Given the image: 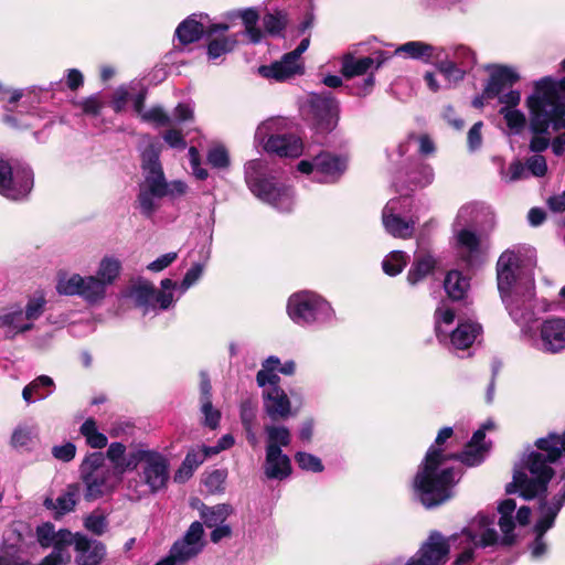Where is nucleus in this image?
<instances>
[{
	"instance_id": "50",
	"label": "nucleus",
	"mask_w": 565,
	"mask_h": 565,
	"mask_svg": "<svg viewBox=\"0 0 565 565\" xmlns=\"http://www.w3.org/2000/svg\"><path fill=\"white\" fill-rule=\"evenodd\" d=\"M141 119L143 121L151 122L157 127L170 126L172 124V118L160 106L146 110L141 114Z\"/></svg>"
},
{
	"instance_id": "59",
	"label": "nucleus",
	"mask_w": 565,
	"mask_h": 565,
	"mask_svg": "<svg viewBox=\"0 0 565 565\" xmlns=\"http://www.w3.org/2000/svg\"><path fill=\"white\" fill-rule=\"evenodd\" d=\"M203 274V265L194 264L184 275L181 284L178 286L180 291L183 294L190 287L198 282Z\"/></svg>"
},
{
	"instance_id": "47",
	"label": "nucleus",
	"mask_w": 565,
	"mask_h": 565,
	"mask_svg": "<svg viewBox=\"0 0 565 565\" xmlns=\"http://www.w3.org/2000/svg\"><path fill=\"white\" fill-rule=\"evenodd\" d=\"M411 181L416 185L424 188L434 181L435 173L430 164L419 162L416 164V169L409 173Z\"/></svg>"
},
{
	"instance_id": "9",
	"label": "nucleus",
	"mask_w": 565,
	"mask_h": 565,
	"mask_svg": "<svg viewBox=\"0 0 565 565\" xmlns=\"http://www.w3.org/2000/svg\"><path fill=\"white\" fill-rule=\"evenodd\" d=\"M267 166L263 160H250L245 164V181L259 200L278 211L290 212L294 207V191L291 188L268 178Z\"/></svg>"
},
{
	"instance_id": "53",
	"label": "nucleus",
	"mask_w": 565,
	"mask_h": 565,
	"mask_svg": "<svg viewBox=\"0 0 565 565\" xmlns=\"http://www.w3.org/2000/svg\"><path fill=\"white\" fill-rule=\"evenodd\" d=\"M526 171L532 175L542 178L547 172L546 159L542 154H534L525 161Z\"/></svg>"
},
{
	"instance_id": "60",
	"label": "nucleus",
	"mask_w": 565,
	"mask_h": 565,
	"mask_svg": "<svg viewBox=\"0 0 565 565\" xmlns=\"http://www.w3.org/2000/svg\"><path fill=\"white\" fill-rule=\"evenodd\" d=\"M228 161V153L223 147H214L207 152V162L214 168H226Z\"/></svg>"
},
{
	"instance_id": "19",
	"label": "nucleus",
	"mask_w": 565,
	"mask_h": 565,
	"mask_svg": "<svg viewBox=\"0 0 565 565\" xmlns=\"http://www.w3.org/2000/svg\"><path fill=\"white\" fill-rule=\"evenodd\" d=\"M457 248L461 259L470 267L484 260L486 250L478 234L469 228L456 232Z\"/></svg>"
},
{
	"instance_id": "54",
	"label": "nucleus",
	"mask_w": 565,
	"mask_h": 565,
	"mask_svg": "<svg viewBox=\"0 0 565 565\" xmlns=\"http://www.w3.org/2000/svg\"><path fill=\"white\" fill-rule=\"evenodd\" d=\"M263 24L269 34H279L285 28L286 20L281 13H267L263 18Z\"/></svg>"
},
{
	"instance_id": "21",
	"label": "nucleus",
	"mask_w": 565,
	"mask_h": 565,
	"mask_svg": "<svg viewBox=\"0 0 565 565\" xmlns=\"http://www.w3.org/2000/svg\"><path fill=\"white\" fill-rule=\"evenodd\" d=\"M230 25L227 23H212L209 26L198 21L194 15L189 17L179 24L175 30V36L181 44H190L199 41L203 34L207 38L214 36L218 32L228 31Z\"/></svg>"
},
{
	"instance_id": "14",
	"label": "nucleus",
	"mask_w": 565,
	"mask_h": 565,
	"mask_svg": "<svg viewBox=\"0 0 565 565\" xmlns=\"http://www.w3.org/2000/svg\"><path fill=\"white\" fill-rule=\"evenodd\" d=\"M33 188V172L25 164L12 166L0 157V194L9 200H23Z\"/></svg>"
},
{
	"instance_id": "51",
	"label": "nucleus",
	"mask_w": 565,
	"mask_h": 565,
	"mask_svg": "<svg viewBox=\"0 0 565 565\" xmlns=\"http://www.w3.org/2000/svg\"><path fill=\"white\" fill-rule=\"evenodd\" d=\"M29 384H36L35 388L32 390L34 392L35 399L46 398L53 393L55 388V383L53 379L47 375H40Z\"/></svg>"
},
{
	"instance_id": "17",
	"label": "nucleus",
	"mask_w": 565,
	"mask_h": 565,
	"mask_svg": "<svg viewBox=\"0 0 565 565\" xmlns=\"http://www.w3.org/2000/svg\"><path fill=\"white\" fill-rule=\"evenodd\" d=\"M408 205L409 200L407 198H395L390 200L383 209V225L386 232L394 237L405 239L413 235L415 221H406L402 217Z\"/></svg>"
},
{
	"instance_id": "61",
	"label": "nucleus",
	"mask_w": 565,
	"mask_h": 565,
	"mask_svg": "<svg viewBox=\"0 0 565 565\" xmlns=\"http://www.w3.org/2000/svg\"><path fill=\"white\" fill-rule=\"evenodd\" d=\"M256 382L259 387H263L264 390L266 387H273V386H280V377L276 373V371L271 370H259L256 374Z\"/></svg>"
},
{
	"instance_id": "36",
	"label": "nucleus",
	"mask_w": 565,
	"mask_h": 565,
	"mask_svg": "<svg viewBox=\"0 0 565 565\" xmlns=\"http://www.w3.org/2000/svg\"><path fill=\"white\" fill-rule=\"evenodd\" d=\"M481 212L490 215L492 220L494 218V213L488 206L479 203H468L462 205L459 209L454 222L455 231L457 232L460 228H467L468 225L478 220V215Z\"/></svg>"
},
{
	"instance_id": "64",
	"label": "nucleus",
	"mask_w": 565,
	"mask_h": 565,
	"mask_svg": "<svg viewBox=\"0 0 565 565\" xmlns=\"http://www.w3.org/2000/svg\"><path fill=\"white\" fill-rule=\"evenodd\" d=\"M70 559L66 547L55 546L52 553L44 557L38 565H60Z\"/></svg>"
},
{
	"instance_id": "46",
	"label": "nucleus",
	"mask_w": 565,
	"mask_h": 565,
	"mask_svg": "<svg viewBox=\"0 0 565 565\" xmlns=\"http://www.w3.org/2000/svg\"><path fill=\"white\" fill-rule=\"evenodd\" d=\"M106 457L113 463L111 467L117 472L122 475L124 472L129 471V469H124L127 455L126 446L122 443H111L106 451Z\"/></svg>"
},
{
	"instance_id": "48",
	"label": "nucleus",
	"mask_w": 565,
	"mask_h": 565,
	"mask_svg": "<svg viewBox=\"0 0 565 565\" xmlns=\"http://www.w3.org/2000/svg\"><path fill=\"white\" fill-rule=\"evenodd\" d=\"M295 461L301 470L310 472H322L324 466L321 459L306 451H298L295 455Z\"/></svg>"
},
{
	"instance_id": "45",
	"label": "nucleus",
	"mask_w": 565,
	"mask_h": 565,
	"mask_svg": "<svg viewBox=\"0 0 565 565\" xmlns=\"http://www.w3.org/2000/svg\"><path fill=\"white\" fill-rule=\"evenodd\" d=\"M407 255L401 250H394L390 253L383 260L382 267L385 274L390 276H396L407 264Z\"/></svg>"
},
{
	"instance_id": "23",
	"label": "nucleus",
	"mask_w": 565,
	"mask_h": 565,
	"mask_svg": "<svg viewBox=\"0 0 565 565\" xmlns=\"http://www.w3.org/2000/svg\"><path fill=\"white\" fill-rule=\"evenodd\" d=\"M305 71L302 60H297L289 53H286L280 61L271 65H263L258 68L259 74L266 78H273L277 82L287 81L295 75H300Z\"/></svg>"
},
{
	"instance_id": "62",
	"label": "nucleus",
	"mask_w": 565,
	"mask_h": 565,
	"mask_svg": "<svg viewBox=\"0 0 565 565\" xmlns=\"http://www.w3.org/2000/svg\"><path fill=\"white\" fill-rule=\"evenodd\" d=\"M178 258V253L170 252L161 255L153 262L147 265V269L153 273H159L169 267Z\"/></svg>"
},
{
	"instance_id": "7",
	"label": "nucleus",
	"mask_w": 565,
	"mask_h": 565,
	"mask_svg": "<svg viewBox=\"0 0 565 565\" xmlns=\"http://www.w3.org/2000/svg\"><path fill=\"white\" fill-rule=\"evenodd\" d=\"M160 153L161 145L147 138L140 154L143 180L139 184L136 200V209L147 218L153 216L164 198Z\"/></svg>"
},
{
	"instance_id": "30",
	"label": "nucleus",
	"mask_w": 565,
	"mask_h": 565,
	"mask_svg": "<svg viewBox=\"0 0 565 565\" xmlns=\"http://www.w3.org/2000/svg\"><path fill=\"white\" fill-rule=\"evenodd\" d=\"M130 296L135 305L142 310V315H156L154 286L148 280H140L130 289Z\"/></svg>"
},
{
	"instance_id": "44",
	"label": "nucleus",
	"mask_w": 565,
	"mask_h": 565,
	"mask_svg": "<svg viewBox=\"0 0 565 565\" xmlns=\"http://www.w3.org/2000/svg\"><path fill=\"white\" fill-rule=\"evenodd\" d=\"M38 428L35 425H19L12 433L11 445L14 448H26L36 438Z\"/></svg>"
},
{
	"instance_id": "49",
	"label": "nucleus",
	"mask_w": 565,
	"mask_h": 565,
	"mask_svg": "<svg viewBox=\"0 0 565 565\" xmlns=\"http://www.w3.org/2000/svg\"><path fill=\"white\" fill-rule=\"evenodd\" d=\"M500 113L513 134H520L525 127L526 119L522 111L515 108L502 107Z\"/></svg>"
},
{
	"instance_id": "40",
	"label": "nucleus",
	"mask_w": 565,
	"mask_h": 565,
	"mask_svg": "<svg viewBox=\"0 0 565 565\" xmlns=\"http://www.w3.org/2000/svg\"><path fill=\"white\" fill-rule=\"evenodd\" d=\"M444 288L449 298L461 300L468 291L469 282L458 270H450L445 278Z\"/></svg>"
},
{
	"instance_id": "1",
	"label": "nucleus",
	"mask_w": 565,
	"mask_h": 565,
	"mask_svg": "<svg viewBox=\"0 0 565 565\" xmlns=\"http://www.w3.org/2000/svg\"><path fill=\"white\" fill-rule=\"evenodd\" d=\"M493 427V422L487 420L458 455H447L440 448L452 436V428L444 427L439 430L413 480L414 495L425 508H436L455 495V487L461 479L462 471L450 466L449 460L457 458L469 467L480 465L489 451L484 441L486 430Z\"/></svg>"
},
{
	"instance_id": "39",
	"label": "nucleus",
	"mask_w": 565,
	"mask_h": 565,
	"mask_svg": "<svg viewBox=\"0 0 565 565\" xmlns=\"http://www.w3.org/2000/svg\"><path fill=\"white\" fill-rule=\"evenodd\" d=\"M515 508L516 503L513 499H505L498 507L499 513L501 514L499 525L504 534L501 541L502 544H511L512 542V532L514 530L512 513L514 512Z\"/></svg>"
},
{
	"instance_id": "24",
	"label": "nucleus",
	"mask_w": 565,
	"mask_h": 565,
	"mask_svg": "<svg viewBox=\"0 0 565 565\" xmlns=\"http://www.w3.org/2000/svg\"><path fill=\"white\" fill-rule=\"evenodd\" d=\"M519 79L520 75L515 68L504 65L492 66L483 94L487 98H494L504 89L512 87Z\"/></svg>"
},
{
	"instance_id": "58",
	"label": "nucleus",
	"mask_w": 565,
	"mask_h": 565,
	"mask_svg": "<svg viewBox=\"0 0 565 565\" xmlns=\"http://www.w3.org/2000/svg\"><path fill=\"white\" fill-rule=\"evenodd\" d=\"M211 456L212 455L207 451L206 446H202L191 449L186 454L184 462L195 470L200 465H202L205 461L207 457Z\"/></svg>"
},
{
	"instance_id": "35",
	"label": "nucleus",
	"mask_w": 565,
	"mask_h": 565,
	"mask_svg": "<svg viewBox=\"0 0 565 565\" xmlns=\"http://www.w3.org/2000/svg\"><path fill=\"white\" fill-rule=\"evenodd\" d=\"M436 49L437 45H431L422 41H409L399 45L395 50V53L405 54L408 57L434 64Z\"/></svg>"
},
{
	"instance_id": "28",
	"label": "nucleus",
	"mask_w": 565,
	"mask_h": 565,
	"mask_svg": "<svg viewBox=\"0 0 565 565\" xmlns=\"http://www.w3.org/2000/svg\"><path fill=\"white\" fill-rule=\"evenodd\" d=\"M81 494L82 486L79 483H71L55 500L46 498L44 505L50 510H54L56 514L63 515L74 510Z\"/></svg>"
},
{
	"instance_id": "4",
	"label": "nucleus",
	"mask_w": 565,
	"mask_h": 565,
	"mask_svg": "<svg viewBox=\"0 0 565 565\" xmlns=\"http://www.w3.org/2000/svg\"><path fill=\"white\" fill-rule=\"evenodd\" d=\"M520 249L504 250L497 262L498 289L510 317L522 323L533 316L534 279L520 266Z\"/></svg>"
},
{
	"instance_id": "16",
	"label": "nucleus",
	"mask_w": 565,
	"mask_h": 565,
	"mask_svg": "<svg viewBox=\"0 0 565 565\" xmlns=\"http://www.w3.org/2000/svg\"><path fill=\"white\" fill-rule=\"evenodd\" d=\"M312 125L317 132L327 134L337 126L338 105L330 92L313 93L309 98Z\"/></svg>"
},
{
	"instance_id": "5",
	"label": "nucleus",
	"mask_w": 565,
	"mask_h": 565,
	"mask_svg": "<svg viewBox=\"0 0 565 565\" xmlns=\"http://www.w3.org/2000/svg\"><path fill=\"white\" fill-rule=\"evenodd\" d=\"M124 469L132 471L125 480L127 495L132 501H140L162 491L170 478L169 459L153 449L137 448L129 451Z\"/></svg>"
},
{
	"instance_id": "41",
	"label": "nucleus",
	"mask_w": 565,
	"mask_h": 565,
	"mask_svg": "<svg viewBox=\"0 0 565 565\" xmlns=\"http://www.w3.org/2000/svg\"><path fill=\"white\" fill-rule=\"evenodd\" d=\"M245 26L244 34L248 38L252 43H259L263 39V32L257 28L259 19L258 12L255 9L248 8L239 11L237 14Z\"/></svg>"
},
{
	"instance_id": "6",
	"label": "nucleus",
	"mask_w": 565,
	"mask_h": 565,
	"mask_svg": "<svg viewBox=\"0 0 565 565\" xmlns=\"http://www.w3.org/2000/svg\"><path fill=\"white\" fill-rule=\"evenodd\" d=\"M121 271V260L115 255H105L94 275H63L57 280L56 290L60 295L78 296L88 305H99L106 298L107 290L119 279Z\"/></svg>"
},
{
	"instance_id": "20",
	"label": "nucleus",
	"mask_w": 565,
	"mask_h": 565,
	"mask_svg": "<svg viewBox=\"0 0 565 565\" xmlns=\"http://www.w3.org/2000/svg\"><path fill=\"white\" fill-rule=\"evenodd\" d=\"M539 349L547 353H558L565 350V319L552 318L545 320L540 328Z\"/></svg>"
},
{
	"instance_id": "3",
	"label": "nucleus",
	"mask_w": 565,
	"mask_h": 565,
	"mask_svg": "<svg viewBox=\"0 0 565 565\" xmlns=\"http://www.w3.org/2000/svg\"><path fill=\"white\" fill-rule=\"evenodd\" d=\"M561 65L565 71V58ZM559 95L565 97V76L561 79L546 76L535 83L533 93L526 99L530 130L533 132L529 148L536 154L551 145V131L565 128V105Z\"/></svg>"
},
{
	"instance_id": "31",
	"label": "nucleus",
	"mask_w": 565,
	"mask_h": 565,
	"mask_svg": "<svg viewBox=\"0 0 565 565\" xmlns=\"http://www.w3.org/2000/svg\"><path fill=\"white\" fill-rule=\"evenodd\" d=\"M437 266V259L429 253H419L416 255L412 267L407 274V281L415 286L425 277L434 271Z\"/></svg>"
},
{
	"instance_id": "25",
	"label": "nucleus",
	"mask_w": 565,
	"mask_h": 565,
	"mask_svg": "<svg viewBox=\"0 0 565 565\" xmlns=\"http://www.w3.org/2000/svg\"><path fill=\"white\" fill-rule=\"evenodd\" d=\"M72 544L77 552L76 563L78 565H99L106 554L103 543L89 540L78 533L74 534Z\"/></svg>"
},
{
	"instance_id": "55",
	"label": "nucleus",
	"mask_w": 565,
	"mask_h": 565,
	"mask_svg": "<svg viewBox=\"0 0 565 565\" xmlns=\"http://www.w3.org/2000/svg\"><path fill=\"white\" fill-rule=\"evenodd\" d=\"M226 473L223 470H214L204 479V486L211 493L222 492L224 490V482Z\"/></svg>"
},
{
	"instance_id": "10",
	"label": "nucleus",
	"mask_w": 565,
	"mask_h": 565,
	"mask_svg": "<svg viewBox=\"0 0 565 565\" xmlns=\"http://www.w3.org/2000/svg\"><path fill=\"white\" fill-rule=\"evenodd\" d=\"M79 475L85 486L84 498L87 501L111 494L122 480V475L106 462L102 452L87 455L79 466Z\"/></svg>"
},
{
	"instance_id": "38",
	"label": "nucleus",
	"mask_w": 565,
	"mask_h": 565,
	"mask_svg": "<svg viewBox=\"0 0 565 565\" xmlns=\"http://www.w3.org/2000/svg\"><path fill=\"white\" fill-rule=\"evenodd\" d=\"M218 32L207 44V55L210 60H216L224 54L232 52L238 43L236 34L224 35Z\"/></svg>"
},
{
	"instance_id": "22",
	"label": "nucleus",
	"mask_w": 565,
	"mask_h": 565,
	"mask_svg": "<svg viewBox=\"0 0 565 565\" xmlns=\"http://www.w3.org/2000/svg\"><path fill=\"white\" fill-rule=\"evenodd\" d=\"M263 406L267 416L273 420H284L295 415L291 402L280 386L263 390Z\"/></svg>"
},
{
	"instance_id": "27",
	"label": "nucleus",
	"mask_w": 565,
	"mask_h": 565,
	"mask_svg": "<svg viewBox=\"0 0 565 565\" xmlns=\"http://www.w3.org/2000/svg\"><path fill=\"white\" fill-rule=\"evenodd\" d=\"M264 473L270 480H284L291 475L290 458L282 451H265Z\"/></svg>"
},
{
	"instance_id": "18",
	"label": "nucleus",
	"mask_w": 565,
	"mask_h": 565,
	"mask_svg": "<svg viewBox=\"0 0 565 565\" xmlns=\"http://www.w3.org/2000/svg\"><path fill=\"white\" fill-rule=\"evenodd\" d=\"M203 523L194 521L191 523L184 535L171 546L172 556L177 557L183 565L195 558L205 547Z\"/></svg>"
},
{
	"instance_id": "34",
	"label": "nucleus",
	"mask_w": 565,
	"mask_h": 565,
	"mask_svg": "<svg viewBox=\"0 0 565 565\" xmlns=\"http://www.w3.org/2000/svg\"><path fill=\"white\" fill-rule=\"evenodd\" d=\"M371 56L355 57L348 52L341 57V73L347 78L370 74L372 71Z\"/></svg>"
},
{
	"instance_id": "37",
	"label": "nucleus",
	"mask_w": 565,
	"mask_h": 565,
	"mask_svg": "<svg viewBox=\"0 0 565 565\" xmlns=\"http://www.w3.org/2000/svg\"><path fill=\"white\" fill-rule=\"evenodd\" d=\"M233 509L230 504H216L213 507H207L202 504L200 508V516L207 527L212 529L222 523H225L227 518L232 514Z\"/></svg>"
},
{
	"instance_id": "43",
	"label": "nucleus",
	"mask_w": 565,
	"mask_h": 565,
	"mask_svg": "<svg viewBox=\"0 0 565 565\" xmlns=\"http://www.w3.org/2000/svg\"><path fill=\"white\" fill-rule=\"evenodd\" d=\"M161 290H157L154 288V305L156 311L168 310L174 305L173 292L172 290L178 288V284L170 278H164L161 280Z\"/></svg>"
},
{
	"instance_id": "32",
	"label": "nucleus",
	"mask_w": 565,
	"mask_h": 565,
	"mask_svg": "<svg viewBox=\"0 0 565 565\" xmlns=\"http://www.w3.org/2000/svg\"><path fill=\"white\" fill-rule=\"evenodd\" d=\"M435 332L438 341L448 343L449 333L454 329L455 311L446 303H441L435 310Z\"/></svg>"
},
{
	"instance_id": "63",
	"label": "nucleus",
	"mask_w": 565,
	"mask_h": 565,
	"mask_svg": "<svg viewBox=\"0 0 565 565\" xmlns=\"http://www.w3.org/2000/svg\"><path fill=\"white\" fill-rule=\"evenodd\" d=\"M76 454V446L73 443H66L64 445L54 446L52 448V455L54 458L68 462L71 461Z\"/></svg>"
},
{
	"instance_id": "8",
	"label": "nucleus",
	"mask_w": 565,
	"mask_h": 565,
	"mask_svg": "<svg viewBox=\"0 0 565 565\" xmlns=\"http://www.w3.org/2000/svg\"><path fill=\"white\" fill-rule=\"evenodd\" d=\"M288 318L301 328H322L332 324L335 310L320 294L312 290H300L291 294L286 303Z\"/></svg>"
},
{
	"instance_id": "57",
	"label": "nucleus",
	"mask_w": 565,
	"mask_h": 565,
	"mask_svg": "<svg viewBox=\"0 0 565 565\" xmlns=\"http://www.w3.org/2000/svg\"><path fill=\"white\" fill-rule=\"evenodd\" d=\"M162 184L164 186V196H170L171 199L180 198L184 195L188 191V185L185 184V182L181 180H173L171 182H168L163 172Z\"/></svg>"
},
{
	"instance_id": "15",
	"label": "nucleus",
	"mask_w": 565,
	"mask_h": 565,
	"mask_svg": "<svg viewBox=\"0 0 565 565\" xmlns=\"http://www.w3.org/2000/svg\"><path fill=\"white\" fill-rule=\"evenodd\" d=\"M347 168L345 157L330 152H321L311 161L301 160L298 163V170L301 173L311 175V179L319 183H335L344 174Z\"/></svg>"
},
{
	"instance_id": "29",
	"label": "nucleus",
	"mask_w": 565,
	"mask_h": 565,
	"mask_svg": "<svg viewBox=\"0 0 565 565\" xmlns=\"http://www.w3.org/2000/svg\"><path fill=\"white\" fill-rule=\"evenodd\" d=\"M36 535L38 541L42 546H53V548H55V546L66 547L72 545L74 539V534L68 530L55 531L54 525L50 523H44L39 526Z\"/></svg>"
},
{
	"instance_id": "33",
	"label": "nucleus",
	"mask_w": 565,
	"mask_h": 565,
	"mask_svg": "<svg viewBox=\"0 0 565 565\" xmlns=\"http://www.w3.org/2000/svg\"><path fill=\"white\" fill-rule=\"evenodd\" d=\"M264 431L266 435L265 451H282V448L288 447L291 443V433L284 425H265Z\"/></svg>"
},
{
	"instance_id": "13",
	"label": "nucleus",
	"mask_w": 565,
	"mask_h": 565,
	"mask_svg": "<svg viewBox=\"0 0 565 565\" xmlns=\"http://www.w3.org/2000/svg\"><path fill=\"white\" fill-rule=\"evenodd\" d=\"M285 120L270 118L263 121L256 129L255 141L262 145L267 152L279 157H298L302 153V141L292 134H279Z\"/></svg>"
},
{
	"instance_id": "26",
	"label": "nucleus",
	"mask_w": 565,
	"mask_h": 565,
	"mask_svg": "<svg viewBox=\"0 0 565 565\" xmlns=\"http://www.w3.org/2000/svg\"><path fill=\"white\" fill-rule=\"evenodd\" d=\"M481 333V326L471 320L459 321L449 333L447 345L456 350H465L472 345Z\"/></svg>"
},
{
	"instance_id": "2",
	"label": "nucleus",
	"mask_w": 565,
	"mask_h": 565,
	"mask_svg": "<svg viewBox=\"0 0 565 565\" xmlns=\"http://www.w3.org/2000/svg\"><path fill=\"white\" fill-rule=\"evenodd\" d=\"M495 515L478 514L460 534L446 540L440 533L434 532L422 545L417 556L407 565H439L446 562L451 546L462 548L455 561L456 565H467L475 557L478 547L493 546L499 542V534L494 527Z\"/></svg>"
},
{
	"instance_id": "12",
	"label": "nucleus",
	"mask_w": 565,
	"mask_h": 565,
	"mask_svg": "<svg viewBox=\"0 0 565 565\" xmlns=\"http://www.w3.org/2000/svg\"><path fill=\"white\" fill-rule=\"evenodd\" d=\"M476 64L475 52L465 44L437 45L434 65L446 81V87L460 83Z\"/></svg>"
},
{
	"instance_id": "52",
	"label": "nucleus",
	"mask_w": 565,
	"mask_h": 565,
	"mask_svg": "<svg viewBox=\"0 0 565 565\" xmlns=\"http://www.w3.org/2000/svg\"><path fill=\"white\" fill-rule=\"evenodd\" d=\"M501 178L509 183L525 179L527 178L526 167L521 161L515 160L511 162L507 171L501 170Z\"/></svg>"
},
{
	"instance_id": "11",
	"label": "nucleus",
	"mask_w": 565,
	"mask_h": 565,
	"mask_svg": "<svg viewBox=\"0 0 565 565\" xmlns=\"http://www.w3.org/2000/svg\"><path fill=\"white\" fill-rule=\"evenodd\" d=\"M46 299L43 295H33L25 306L13 305L0 309V334L6 341H14L17 338L31 332L35 321L44 313Z\"/></svg>"
},
{
	"instance_id": "42",
	"label": "nucleus",
	"mask_w": 565,
	"mask_h": 565,
	"mask_svg": "<svg viewBox=\"0 0 565 565\" xmlns=\"http://www.w3.org/2000/svg\"><path fill=\"white\" fill-rule=\"evenodd\" d=\"M79 433L84 436L88 446L95 449H102L107 445V437L98 431L96 420L87 418L81 426Z\"/></svg>"
},
{
	"instance_id": "56",
	"label": "nucleus",
	"mask_w": 565,
	"mask_h": 565,
	"mask_svg": "<svg viewBox=\"0 0 565 565\" xmlns=\"http://www.w3.org/2000/svg\"><path fill=\"white\" fill-rule=\"evenodd\" d=\"M201 412L204 416V425L211 429H215L220 425L221 413L212 405V401L201 403Z\"/></svg>"
}]
</instances>
